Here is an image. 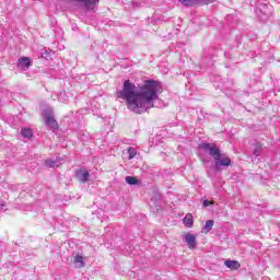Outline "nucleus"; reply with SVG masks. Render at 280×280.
Here are the masks:
<instances>
[{
    "label": "nucleus",
    "instance_id": "obj_14",
    "mask_svg": "<svg viewBox=\"0 0 280 280\" xmlns=\"http://www.w3.org/2000/svg\"><path fill=\"white\" fill-rule=\"evenodd\" d=\"M213 224H214L213 220H208L206 222V225L202 228V233L211 232V229H213Z\"/></svg>",
    "mask_w": 280,
    "mask_h": 280
},
{
    "label": "nucleus",
    "instance_id": "obj_2",
    "mask_svg": "<svg viewBox=\"0 0 280 280\" xmlns=\"http://www.w3.org/2000/svg\"><path fill=\"white\" fill-rule=\"evenodd\" d=\"M199 148L212 156L215 172H221L222 167L231 166V158L226 156L224 153H221L218 145L212 143H201L199 144Z\"/></svg>",
    "mask_w": 280,
    "mask_h": 280
},
{
    "label": "nucleus",
    "instance_id": "obj_17",
    "mask_svg": "<svg viewBox=\"0 0 280 280\" xmlns=\"http://www.w3.org/2000/svg\"><path fill=\"white\" fill-rule=\"evenodd\" d=\"M197 5H209V3H213L215 0H196Z\"/></svg>",
    "mask_w": 280,
    "mask_h": 280
},
{
    "label": "nucleus",
    "instance_id": "obj_16",
    "mask_svg": "<svg viewBox=\"0 0 280 280\" xmlns=\"http://www.w3.org/2000/svg\"><path fill=\"white\" fill-rule=\"evenodd\" d=\"M21 135L24 137V139H32V129H22Z\"/></svg>",
    "mask_w": 280,
    "mask_h": 280
},
{
    "label": "nucleus",
    "instance_id": "obj_10",
    "mask_svg": "<svg viewBox=\"0 0 280 280\" xmlns=\"http://www.w3.org/2000/svg\"><path fill=\"white\" fill-rule=\"evenodd\" d=\"M46 167H58L60 165V158H57L56 160L54 159H48L45 161Z\"/></svg>",
    "mask_w": 280,
    "mask_h": 280
},
{
    "label": "nucleus",
    "instance_id": "obj_15",
    "mask_svg": "<svg viewBox=\"0 0 280 280\" xmlns=\"http://www.w3.org/2000/svg\"><path fill=\"white\" fill-rule=\"evenodd\" d=\"M125 180L128 185H139V179H137V177L127 176Z\"/></svg>",
    "mask_w": 280,
    "mask_h": 280
},
{
    "label": "nucleus",
    "instance_id": "obj_19",
    "mask_svg": "<svg viewBox=\"0 0 280 280\" xmlns=\"http://www.w3.org/2000/svg\"><path fill=\"white\" fill-rule=\"evenodd\" d=\"M209 205H211V202L209 200L203 201V207H209Z\"/></svg>",
    "mask_w": 280,
    "mask_h": 280
},
{
    "label": "nucleus",
    "instance_id": "obj_18",
    "mask_svg": "<svg viewBox=\"0 0 280 280\" xmlns=\"http://www.w3.org/2000/svg\"><path fill=\"white\" fill-rule=\"evenodd\" d=\"M128 154H129V160H132L135 159V156H137V150H135V148H129Z\"/></svg>",
    "mask_w": 280,
    "mask_h": 280
},
{
    "label": "nucleus",
    "instance_id": "obj_5",
    "mask_svg": "<svg viewBox=\"0 0 280 280\" xmlns=\"http://www.w3.org/2000/svg\"><path fill=\"white\" fill-rule=\"evenodd\" d=\"M77 178L78 180H80V183H89V178H91V174L89 173V171L84 168H80L79 171H77Z\"/></svg>",
    "mask_w": 280,
    "mask_h": 280
},
{
    "label": "nucleus",
    "instance_id": "obj_7",
    "mask_svg": "<svg viewBox=\"0 0 280 280\" xmlns=\"http://www.w3.org/2000/svg\"><path fill=\"white\" fill-rule=\"evenodd\" d=\"M185 242L188 244V248H196V236L191 233H187L184 236Z\"/></svg>",
    "mask_w": 280,
    "mask_h": 280
},
{
    "label": "nucleus",
    "instance_id": "obj_9",
    "mask_svg": "<svg viewBox=\"0 0 280 280\" xmlns=\"http://www.w3.org/2000/svg\"><path fill=\"white\" fill-rule=\"evenodd\" d=\"M262 151H264V144L256 142L254 144V150H253L254 156H261Z\"/></svg>",
    "mask_w": 280,
    "mask_h": 280
},
{
    "label": "nucleus",
    "instance_id": "obj_4",
    "mask_svg": "<svg viewBox=\"0 0 280 280\" xmlns=\"http://www.w3.org/2000/svg\"><path fill=\"white\" fill-rule=\"evenodd\" d=\"M19 69H23V71H27L30 67H32V60L30 57H22L18 60Z\"/></svg>",
    "mask_w": 280,
    "mask_h": 280
},
{
    "label": "nucleus",
    "instance_id": "obj_8",
    "mask_svg": "<svg viewBox=\"0 0 280 280\" xmlns=\"http://www.w3.org/2000/svg\"><path fill=\"white\" fill-rule=\"evenodd\" d=\"M224 265L226 268H230V270H240L241 265L237 260H225Z\"/></svg>",
    "mask_w": 280,
    "mask_h": 280
},
{
    "label": "nucleus",
    "instance_id": "obj_12",
    "mask_svg": "<svg viewBox=\"0 0 280 280\" xmlns=\"http://www.w3.org/2000/svg\"><path fill=\"white\" fill-rule=\"evenodd\" d=\"M179 3H182V5H185L186 8H194V5H198L197 0H179Z\"/></svg>",
    "mask_w": 280,
    "mask_h": 280
},
{
    "label": "nucleus",
    "instance_id": "obj_13",
    "mask_svg": "<svg viewBox=\"0 0 280 280\" xmlns=\"http://www.w3.org/2000/svg\"><path fill=\"white\" fill-rule=\"evenodd\" d=\"M75 268H84V257L78 255L74 257Z\"/></svg>",
    "mask_w": 280,
    "mask_h": 280
},
{
    "label": "nucleus",
    "instance_id": "obj_6",
    "mask_svg": "<svg viewBox=\"0 0 280 280\" xmlns=\"http://www.w3.org/2000/svg\"><path fill=\"white\" fill-rule=\"evenodd\" d=\"M78 3H82L86 10H93L97 3H100V0H74Z\"/></svg>",
    "mask_w": 280,
    "mask_h": 280
},
{
    "label": "nucleus",
    "instance_id": "obj_1",
    "mask_svg": "<svg viewBox=\"0 0 280 280\" xmlns=\"http://www.w3.org/2000/svg\"><path fill=\"white\" fill-rule=\"evenodd\" d=\"M163 93V85L159 81L147 80L139 89L135 83L127 80L122 90L118 92V97L126 101V106L132 113L141 115L148 108H152L154 101L159 100V94Z\"/></svg>",
    "mask_w": 280,
    "mask_h": 280
},
{
    "label": "nucleus",
    "instance_id": "obj_3",
    "mask_svg": "<svg viewBox=\"0 0 280 280\" xmlns=\"http://www.w3.org/2000/svg\"><path fill=\"white\" fill-rule=\"evenodd\" d=\"M44 117H45V124L48 128L51 130H56L58 128V122L54 118V115H51V109L44 110Z\"/></svg>",
    "mask_w": 280,
    "mask_h": 280
},
{
    "label": "nucleus",
    "instance_id": "obj_11",
    "mask_svg": "<svg viewBox=\"0 0 280 280\" xmlns=\"http://www.w3.org/2000/svg\"><path fill=\"white\" fill-rule=\"evenodd\" d=\"M183 222L185 226H187L188 229H191V226H194V215H191V213L186 214Z\"/></svg>",
    "mask_w": 280,
    "mask_h": 280
}]
</instances>
